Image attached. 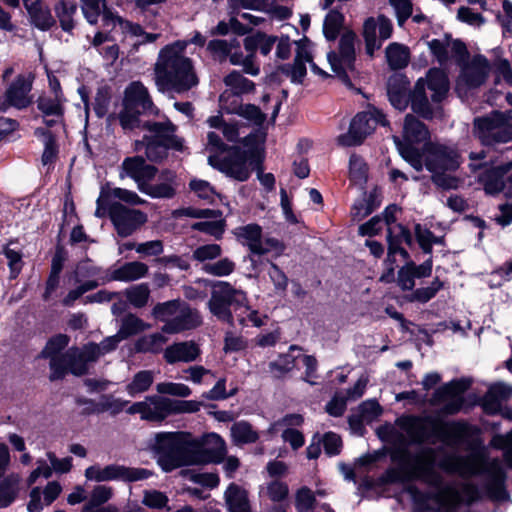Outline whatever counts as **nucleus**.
I'll list each match as a JSON object with an SVG mask.
<instances>
[{"mask_svg": "<svg viewBox=\"0 0 512 512\" xmlns=\"http://www.w3.org/2000/svg\"><path fill=\"white\" fill-rule=\"evenodd\" d=\"M28 10L33 19V22L38 28L46 30L54 23L53 17L51 16L49 10L42 4H32L28 7Z\"/></svg>", "mask_w": 512, "mask_h": 512, "instance_id": "53", "label": "nucleus"}, {"mask_svg": "<svg viewBox=\"0 0 512 512\" xmlns=\"http://www.w3.org/2000/svg\"><path fill=\"white\" fill-rule=\"evenodd\" d=\"M245 300V293L234 289L227 282H218L212 291L208 302L210 312L221 321L231 322L230 305H237L238 301Z\"/></svg>", "mask_w": 512, "mask_h": 512, "instance_id": "16", "label": "nucleus"}, {"mask_svg": "<svg viewBox=\"0 0 512 512\" xmlns=\"http://www.w3.org/2000/svg\"><path fill=\"white\" fill-rule=\"evenodd\" d=\"M377 124L386 125L385 117L379 110L372 108L358 113L352 119L349 131L338 137V142L343 146L358 145L374 131Z\"/></svg>", "mask_w": 512, "mask_h": 512, "instance_id": "14", "label": "nucleus"}, {"mask_svg": "<svg viewBox=\"0 0 512 512\" xmlns=\"http://www.w3.org/2000/svg\"><path fill=\"white\" fill-rule=\"evenodd\" d=\"M114 495L112 487L107 485H96L90 492L82 512H119L116 506L106 504Z\"/></svg>", "mask_w": 512, "mask_h": 512, "instance_id": "27", "label": "nucleus"}, {"mask_svg": "<svg viewBox=\"0 0 512 512\" xmlns=\"http://www.w3.org/2000/svg\"><path fill=\"white\" fill-rule=\"evenodd\" d=\"M355 39V33L351 31L344 33L339 43V55L333 52L327 55L332 71L340 77L345 76L347 71L354 68Z\"/></svg>", "mask_w": 512, "mask_h": 512, "instance_id": "19", "label": "nucleus"}, {"mask_svg": "<svg viewBox=\"0 0 512 512\" xmlns=\"http://www.w3.org/2000/svg\"><path fill=\"white\" fill-rule=\"evenodd\" d=\"M240 42L237 39L231 40H211L208 43L207 49L220 60L227 58L230 50H239Z\"/></svg>", "mask_w": 512, "mask_h": 512, "instance_id": "52", "label": "nucleus"}, {"mask_svg": "<svg viewBox=\"0 0 512 512\" xmlns=\"http://www.w3.org/2000/svg\"><path fill=\"white\" fill-rule=\"evenodd\" d=\"M106 21H112L113 28L119 27L122 33L138 38L137 44L153 43L161 36L159 33H147L140 25L124 20L121 17H112L108 14Z\"/></svg>", "mask_w": 512, "mask_h": 512, "instance_id": "30", "label": "nucleus"}, {"mask_svg": "<svg viewBox=\"0 0 512 512\" xmlns=\"http://www.w3.org/2000/svg\"><path fill=\"white\" fill-rule=\"evenodd\" d=\"M199 355L200 349L192 341L173 344L164 351V358L170 364L176 362H192L196 360Z\"/></svg>", "mask_w": 512, "mask_h": 512, "instance_id": "29", "label": "nucleus"}, {"mask_svg": "<svg viewBox=\"0 0 512 512\" xmlns=\"http://www.w3.org/2000/svg\"><path fill=\"white\" fill-rule=\"evenodd\" d=\"M129 404V401L122 398H115L111 395H106L101 398V401L96 406L97 412H110L118 414L123 411Z\"/></svg>", "mask_w": 512, "mask_h": 512, "instance_id": "58", "label": "nucleus"}, {"mask_svg": "<svg viewBox=\"0 0 512 512\" xmlns=\"http://www.w3.org/2000/svg\"><path fill=\"white\" fill-rule=\"evenodd\" d=\"M415 235L424 252L430 253L434 243H441V238L435 237L430 230L420 224L415 226Z\"/></svg>", "mask_w": 512, "mask_h": 512, "instance_id": "62", "label": "nucleus"}, {"mask_svg": "<svg viewBox=\"0 0 512 512\" xmlns=\"http://www.w3.org/2000/svg\"><path fill=\"white\" fill-rule=\"evenodd\" d=\"M234 311L238 322L243 326L252 325L254 327H261L265 324L267 319V316L260 315L257 310L248 306L246 299L238 301Z\"/></svg>", "mask_w": 512, "mask_h": 512, "instance_id": "39", "label": "nucleus"}, {"mask_svg": "<svg viewBox=\"0 0 512 512\" xmlns=\"http://www.w3.org/2000/svg\"><path fill=\"white\" fill-rule=\"evenodd\" d=\"M436 185L444 189L458 187L459 180L451 175L459 167L457 153L439 144H428L421 155Z\"/></svg>", "mask_w": 512, "mask_h": 512, "instance_id": "8", "label": "nucleus"}, {"mask_svg": "<svg viewBox=\"0 0 512 512\" xmlns=\"http://www.w3.org/2000/svg\"><path fill=\"white\" fill-rule=\"evenodd\" d=\"M81 1V9L85 19L90 24H96L100 15H102L103 25L111 30L113 28L112 21H106V16L111 15L112 17H119L118 15L113 14L106 7L105 0H80Z\"/></svg>", "mask_w": 512, "mask_h": 512, "instance_id": "31", "label": "nucleus"}, {"mask_svg": "<svg viewBox=\"0 0 512 512\" xmlns=\"http://www.w3.org/2000/svg\"><path fill=\"white\" fill-rule=\"evenodd\" d=\"M314 493L307 487H302L295 494V507L299 512H308L313 508Z\"/></svg>", "mask_w": 512, "mask_h": 512, "instance_id": "63", "label": "nucleus"}, {"mask_svg": "<svg viewBox=\"0 0 512 512\" xmlns=\"http://www.w3.org/2000/svg\"><path fill=\"white\" fill-rule=\"evenodd\" d=\"M31 80L23 75L17 76L14 82L0 96V111H6L10 107L23 109L31 103Z\"/></svg>", "mask_w": 512, "mask_h": 512, "instance_id": "21", "label": "nucleus"}, {"mask_svg": "<svg viewBox=\"0 0 512 512\" xmlns=\"http://www.w3.org/2000/svg\"><path fill=\"white\" fill-rule=\"evenodd\" d=\"M210 128L220 131L227 141H236L241 134L243 126H239L236 122H227L222 116H211L207 119Z\"/></svg>", "mask_w": 512, "mask_h": 512, "instance_id": "40", "label": "nucleus"}, {"mask_svg": "<svg viewBox=\"0 0 512 512\" xmlns=\"http://www.w3.org/2000/svg\"><path fill=\"white\" fill-rule=\"evenodd\" d=\"M231 439L236 445L255 443L259 433L247 421H238L231 426Z\"/></svg>", "mask_w": 512, "mask_h": 512, "instance_id": "41", "label": "nucleus"}, {"mask_svg": "<svg viewBox=\"0 0 512 512\" xmlns=\"http://www.w3.org/2000/svg\"><path fill=\"white\" fill-rule=\"evenodd\" d=\"M166 341L167 338L160 333L147 335L137 340L135 350L137 352H158Z\"/></svg>", "mask_w": 512, "mask_h": 512, "instance_id": "50", "label": "nucleus"}, {"mask_svg": "<svg viewBox=\"0 0 512 512\" xmlns=\"http://www.w3.org/2000/svg\"><path fill=\"white\" fill-rule=\"evenodd\" d=\"M20 476L18 474H10L6 476L0 483V507L9 506L18 493V485Z\"/></svg>", "mask_w": 512, "mask_h": 512, "instance_id": "43", "label": "nucleus"}, {"mask_svg": "<svg viewBox=\"0 0 512 512\" xmlns=\"http://www.w3.org/2000/svg\"><path fill=\"white\" fill-rule=\"evenodd\" d=\"M227 57H229V61L232 65L242 66L245 73L250 74L252 76H256L259 74V68L251 60V56L244 55L241 52V47L239 48V50H230Z\"/></svg>", "mask_w": 512, "mask_h": 512, "instance_id": "56", "label": "nucleus"}, {"mask_svg": "<svg viewBox=\"0 0 512 512\" xmlns=\"http://www.w3.org/2000/svg\"><path fill=\"white\" fill-rule=\"evenodd\" d=\"M147 272L148 266L145 263L133 261L115 269L111 279L125 282L135 281L144 277Z\"/></svg>", "mask_w": 512, "mask_h": 512, "instance_id": "37", "label": "nucleus"}, {"mask_svg": "<svg viewBox=\"0 0 512 512\" xmlns=\"http://www.w3.org/2000/svg\"><path fill=\"white\" fill-rule=\"evenodd\" d=\"M426 87L432 92V101L440 102L449 90L446 74L438 69H430L426 79L420 78L415 84L411 95L412 110L425 118H429L432 115V110L426 95Z\"/></svg>", "mask_w": 512, "mask_h": 512, "instance_id": "10", "label": "nucleus"}, {"mask_svg": "<svg viewBox=\"0 0 512 512\" xmlns=\"http://www.w3.org/2000/svg\"><path fill=\"white\" fill-rule=\"evenodd\" d=\"M388 260L394 257L395 254L399 253L404 258L407 257V252L400 247L402 243L408 245L412 242V236L410 232L401 224H394L388 227Z\"/></svg>", "mask_w": 512, "mask_h": 512, "instance_id": "32", "label": "nucleus"}, {"mask_svg": "<svg viewBox=\"0 0 512 512\" xmlns=\"http://www.w3.org/2000/svg\"><path fill=\"white\" fill-rule=\"evenodd\" d=\"M300 349L296 345H292L289 348V351L285 354L280 355L275 361H272L269 364V368L271 373L275 377H281L282 375L290 372L295 367L296 360L300 357L295 356L293 354L294 351H299Z\"/></svg>", "mask_w": 512, "mask_h": 512, "instance_id": "42", "label": "nucleus"}, {"mask_svg": "<svg viewBox=\"0 0 512 512\" xmlns=\"http://www.w3.org/2000/svg\"><path fill=\"white\" fill-rule=\"evenodd\" d=\"M212 446V452L223 456L226 451L225 441L216 433L208 434L202 444L185 432H160L150 440L149 447L155 452L157 462L165 472L178 467L205 461L204 451Z\"/></svg>", "mask_w": 512, "mask_h": 512, "instance_id": "2", "label": "nucleus"}, {"mask_svg": "<svg viewBox=\"0 0 512 512\" xmlns=\"http://www.w3.org/2000/svg\"><path fill=\"white\" fill-rule=\"evenodd\" d=\"M428 138L426 127L412 115H407L403 127V141L394 136L393 140L402 158L407 161L415 170L423 168L422 156L413 146Z\"/></svg>", "mask_w": 512, "mask_h": 512, "instance_id": "12", "label": "nucleus"}, {"mask_svg": "<svg viewBox=\"0 0 512 512\" xmlns=\"http://www.w3.org/2000/svg\"><path fill=\"white\" fill-rule=\"evenodd\" d=\"M201 323V318L196 310L191 309L185 303L180 306L177 315L162 328L166 333H178L183 330L192 329Z\"/></svg>", "mask_w": 512, "mask_h": 512, "instance_id": "28", "label": "nucleus"}, {"mask_svg": "<svg viewBox=\"0 0 512 512\" xmlns=\"http://www.w3.org/2000/svg\"><path fill=\"white\" fill-rule=\"evenodd\" d=\"M157 169L154 166L145 163L142 157L134 156L126 158L121 165L119 173L120 178L129 177L133 179L141 192L147 181H153L156 178Z\"/></svg>", "mask_w": 512, "mask_h": 512, "instance_id": "23", "label": "nucleus"}, {"mask_svg": "<svg viewBox=\"0 0 512 512\" xmlns=\"http://www.w3.org/2000/svg\"><path fill=\"white\" fill-rule=\"evenodd\" d=\"M226 85L225 91H231L234 94H244L250 92L254 88L253 82L246 79L240 72L232 71L224 78Z\"/></svg>", "mask_w": 512, "mask_h": 512, "instance_id": "46", "label": "nucleus"}, {"mask_svg": "<svg viewBox=\"0 0 512 512\" xmlns=\"http://www.w3.org/2000/svg\"><path fill=\"white\" fill-rule=\"evenodd\" d=\"M229 512H251L247 491L236 484H230L225 492Z\"/></svg>", "mask_w": 512, "mask_h": 512, "instance_id": "36", "label": "nucleus"}, {"mask_svg": "<svg viewBox=\"0 0 512 512\" xmlns=\"http://www.w3.org/2000/svg\"><path fill=\"white\" fill-rule=\"evenodd\" d=\"M243 148H233L227 157L220 159L217 155H209L208 163L237 181H246L255 166L258 165L261 144L257 135L249 134L243 138Z\"/></svg>", "mask_w": 512, "mask_h": 512, "instance_id": "6", "label": "nucleus"}, {"mask_svg": "<svg viewBox=\"0 0 512 512\" xmlns=\"http://www.w3.org/2000/svg\"><path fill=\"white\" fill-rule=\"evenodd\" d=\"M151 473L142 468H131L119 464H109L102 466L95 464L87 467L84 476L88 481L108 482V481H126L134 482L147 479Z\"/></svg>", "mask_w": 512, "mask_h": 512, "instance_id": "13", "label": "nucleus"}, {"mask_svg": "<svg viewBox=\"0 0 512 512\" xmlns=\"http://www.w3.org/2000/svg\"><path fill=\"white\" fill-rule=\"evenodd\" d=\"M185 215L191 217H215L217 218L215 221L208 222H199L193 225V228L203 231L205 233L218 236L223 232V221L220 219L221 214L218 211L214 210H195V209H186L184 212Z\"/></svg>", "mask_w": 512, "mask_h": 512, "instance_id": "33", "label": "nucleus"}, {"mask_svg": "<svg viewBox=\"0 0 512 512\" xmlns=\"http://www.w3.org/2000/svg\"><path fill=\"white\" fill-rule=\"evenodd\" d=\"M288 484L280 479H273L261 487L260 493H264L272 502L280 503L289 497Z\"/></svg>", "mask_w": 512, "mask_h": 512, "instance_id": "45", "label": "nucleus"}, {"mask_svg": "<svg viewBox=\"0 0 512 512\" xmlns=\"http://www.w3.org/2000/svg\"><path fill=\"white\" fill-rule=\"evenodd\" d=\"M142 420L161 422L169 416L168 398L150 396L144 399Z\"/></svg>", "mask_w": 512, "mask_h": 512, "instance_id": "34", "label": "nucleus"}, {"mask_svg": "<svg viewBox=\"0 0 512 512\" xmlns=\"http://www.w3.org/2000/svg\"><path fill=\"white\" fill-rule=\"evenodd\" d=\"M386 58L391 69H402L409 62V50L401 44L391 43L386 48Z\"/></svg>", "mask_w": 512, "mask_h": 512, "instance_id": "44", "label": "nucleus"}, {"mask_svg": "<svg viewBox=\"0 0 512 512\" xmlns=\"http://www.w3.org/2000/svg\"><path fill=\"white\" fill-rule=\"evenodd\" d=\"M149 294L150 291L146 284L135 285L125 291L128 301L137 308H141L146 305Z\"/></svg>", "mask_w": 512, "mask_h": 512, "instance_id": "57", "label": "nucleus"}, {"mask_svg": "<svg viewBox=\"0 0 512 512\" xmlns=\"http://www.w3.org/2000/svg\"><path fill=\"white\" fill-rule=\"evenodd\" d=\"M367 165L357 155H352L349 160V176L350 180L355 185H362L367 180Z\"/></svg>", "mask_w": 512, "mask_h": 512, "instance_id": "51", "label": "nucleus"}, {"mask_svg": "<svg viewBox=\"0 0 512 512\" xmlns=\"http://www.w3.org/2000/svg\"><path fill=\"white\" fill-rule=\"evenodd\" d=\"M187 45V41H176L159 51L155 63L159 91L183 93L198 84L192 61L184 55Z\"/></svg>", "mask_w": 512, "mask_h": 512, "instance_id": "3", "label": "nucleus"}, {"mask_svg": "<svg viewBox=\"0 0 512 512\" xmlns=\"http://www.w3.org/2000/svg\"><path fill=\"white\" fill-rule=\"evenodd\" d=\"M344 17L337 10H331L325 17L323 24V33L328 40H334L342 25Z\"/></svg>", "mask_w": 512, "mask_h": 512, "instance_id": "49", "label": "nucleus"}, {"mask_svg": "<svg viewBox=\"0 0 512 512\" xmlns=\"http://www.w3.org/2000/svg\"><path fill=\"white\" fill-rule=\"evenodd\" d=\"M491 445L504 451L505 460L512 467V432L505 436L495 435L491 440Z\"/></svg>", "mask_w": 512, "mask_h": 512, "instance_id": "64", "label": "nucleus"}, {"mask_svg": "<svg viewBox=\"0 0 512 512\" xmlns=\"http://www.w3.org/2000/svg\"><path fill=\"white\" fill-rule=\"evenodd\" d=\"M489 73V64L482 56L475 57L470 64L466 65L457 80L456 90L459 94L476 88L484 83Z\"/></svg>", "mask_w": 512, "mask_h": 512, "instance_id": "22", "label": "nucleus"}, {"mask_svg": "<svg viewBox=\"0 0 512 512\" xmlns=\"http://www.w3.org/2000/svg\"><path fill=\"white\" fill-rule=\"evenodd\" d=\"M438 466L447 473L458 474L464 477L485 473L490 496L499 502L509 499L504 489V470L497 459L490 460L479 454H472L468 457L450 455L442 459Z\"/></svg>", "mask_w": 512, "mask_h": 512, "instance_id": "5", "label": "nucleus"}, {"mask_svg": "<svg viewBox=\"0 0 512 512\" xmlns=\"http://www.w3.org/2000/svg\"><path fill=\"white\" fill-rule=\"evenodd\" d=\"M297 49H296V56L295 61L303 62V63H309L311 70L319 75H326V73L319 69L312 61L313 55H312V43L307 39L303 38L300 41L296 43Z\"/></svg>", "mask_w": 512, "mask_h": 512, "instance_id": "48", "label": "nucleus"}, {"mask_svg": "<svg viewBox=\"0 0 512 512\" xmlns=\"http://www.w3.org/2000/svg\"><path fill=\"white\" fill-rule=\"evenodd\" d=\"M393 26L391 20L384 15L369 17L363 23V37L366 42V50L369 55L380 49L383 41L392 35Z\"/></svg>", "mask_w": 512, "mask_h": 512, "instance_id": "18", "label": "nucleus"}, {"mask_svg": "<svg viewBox=\"0 0 512 512\" xmlns=\"http://www.w3.org/2000/svg\"><path fill=\"white\" fill-rule=\"evenodd\" d=\"M145 134L142 140L135 141L134 150H145L146 157L150 161H159L166 156L168 147L178 150L183 148L182 140L174 137V126L166 122H146L142 126Z\"/></svg>", "mask_w": 512, "mask_h": 512, "instance_id": "7", "label": "nucleus"}, {"mask_svg": "<svg viewBox=\"0 0 512 512\" xmlns=\"http://www.w3.org/2000/svg\"><path fill=\"white\" fill-rule=\"evenodd\" d=\"M202 269L207 274L224 277L230 275L234 271L235 263L229 258H222L216 262L205 263Z\"/></svg>", "mask_w": 512, "mask_h": 512, "instance_id": "54", "label": "nucleus"}, {"mask_svg": "<svg viewBox=\"0 0 512 512\" xmlns=\"http://www.w3.org/2000/svg\"><path fill=\"white\" fill-rule=\"evenodd\" d=\"M177 176L173 171L164 170L158 177L157 182L147 181L141 193L151 198H172L176 194Z\"/></svg>", "mask_w": 512, "mask_h": 512, "instance_id": "25", "label": "nucleus"}, {"mask_svg": "<svg viewBox=\"0 0 512 512\" xmlns=\"http://www.w3.org/2000/svg\"><path fill=\"white\" fill-rule=\"evenodd\" d=\"M220 108L229 114H237L255 125H261L265 120V114L252 104L243 105L240 95L231 91H224L220 95Z\"/></svg>", "mask_w": 512, "mask_h": 512, "instance_id": "20", "label": "nucleus"}, {"mask_svg": "<svg viewBox=\"0 0 512 512\" xmlns=\"http://www.w3.org/2000/svg\"><path fill=\"white\" fill-rule=\"evenodd\" d=\"M235 236L249 250L258 255L275 252L277 255L284 250L283 244L272 237H262V229L257 224H248L235 229Z\"/></svg>", "mask_w": 512, "mask_h": 512, "instance_id": "15", "label": "nucleus"}, {"mask_svg": "<svg viewBox=\"0 0 512 512\" xmlns=\"http://www.w3.org/2000/svg\"><path fill=\"white\" fill-rule=\"evenodd\" d=\"M124 105L136 109L137 112L154 113L156 111L147 88L138 81L132 82L125 89Z\"/></svg>", "mask_w": 512, "mask_h": 512, "instance_id": "26", "label": "nucleus"}, {"mask_svg": "<svg viewBox=\"0 0 512 512\" xmlns=\"http://www.w3.org/2000/svg\"><path fill=\"white\" fill-rule=\"evenodd\" d=\"M123 339L117 333L113 336H109L105 338L100 344L90 343L83 347L81 353L83 355V359L85 360V364L88 362L95 361L100 356L105 355L112 350H114L118 343Z\"/></svg>", "mask_w": 512, "mask_h": 512, "instance_id": "35", "label": "nucleus"}, {"mask_svg": "<svg viewBox=\"0 0 512 512\" xmlns=\"http://www.w3.org/2000/svg\"><path fill=\"white\" fill-rule=\"evenodd\" d=\"M63 95L43 96L38 100V108L46 115L62 114Z\"/></svg>", "mask_w": 512, "mask_h": 512, "instance_id": "55", "label": "nucleus"}, {"mask_svg": "<svg viewBox=\"0 0 512 512\" xmlns=\"http://www.w3.org/2000/svg\"><path fill=\"white\" fill-rule=\"evenodd\" d=\"M181 305L182 303L178 301L161 303L154 307L152 313L155 318L168 323V321H170L177 315V312Z\"/></svg>", "mask_w": 512, "mask_h": 512, "instance_id": "60", "label": "nucleus"}, {"mask_svg": "<svg viewBox=\"0 0 512 512\" xmlns=\"http://www.w3.org/2000/svg\"><path fill=\"white\" fill-rule=\"evenodd\" d=\"M445 424L440 420L427 417H402L395 425H384L378 429L383 441L404 447L408 441L419 442L430 437H441ZM392 459L399 461L400 468L386 473V482H403L420 479L433 489L431 495L421 493L409 486L407 494L420 512H457L462 504L471 503L476 497V490L470 485L445 484L442 476L435 470L436 455L433 449H423L414 456L398 449L392 453Z\"/></svg>", "mask_w": 512, "mask_h": 512, "instance_id": "1", "label": "nucleus"}, {"mask_svg": "<svg viewBox=\"0 0 512 512\" xmlns=\"http://www.w3.org/2000/svg\"><path fill=\"white\" fill-rule=\"evenodd\" d=\"M469 384L466 380H454L446 383L435 391L431 399L432 404L441 406V410L445 414L457 413L463 405V393Z\"/></svg>", "mask_w": 512, "mask_h": 512, "instance_id": "17", "label": "nucleus"}, {"mask_svg": "<svg viewBox=\"0 0 512 512\" xmlns=\"http://www.w3.org/2000/svg\"><path fill=\"white\" fill-rule=\"evenodd\" d=\"M169 415L179 413H195L200 410L201 403L195 400H172L168 398Z\"/></svg>", "mask_w": 512, "mask_h": 512, "instance_id": "61", "label": "nucleus"}, {"mask_svg": "<svg viewBox=\"0 0 512 512\" xmlns=\"http://www.w3.org/2000/svg\"><path fill=\"white\" fill-rule=\"evenodd\" d=\"M156 391L160 394H167L177 397H188L192 390L184 383L161 382L156 385Z\"/></svg>", "mask_w": 512, "mask_h": 512, "instance_id": "59", "label": "nucleus"}, {"mask_svg": "<svg viewBox=\"0 0 512 512\" xmlns=\"http://www.w3.org/2000/svg\"><path fill=\"white\" fill-rule=\"evenodd\" d=\"M154 382V372L141 370L133 375L130 382L125 386V391L130 397H136L147 392Z\"/></svg>", "mask_w": 512, "mask_h": 512, "instance_id": "38", "label": "nucleus"}, {"mask_svg": "<svg viewBox=\"0 0 512 512\" xmlns=\"http://www.w3.org/2000/svg\"><path fill=\"white\" fill-rule=\"evenodd\" d=\"M149 328V324L143 322L135 315L129 314L123 318L118 334L124 340L129 336L135 335Z\"/></svg>", "mask_w": 512, "mask_h": 512, "instance_id": "47", "label": "nucleus"}, {"mask_svg": "<svg viewBox=\"0 0 512 512\" xmlns=\"http://www.w3.org/2000/svg\"><path fill=\"white\" fill-rule=\"evenodd\" d=\"M69 339L66 335L53 337L42 351V356L50 359L53 379L62 377L65 373L71 372L74 375H82L86 372V364L81 350L71 348L64 354L61 351L67 347Z\"/></svg>", "mask_w": 512, "mask_h": 512, "instance_id": "9", "label": "nucleus"}, {"mask_svg": "<svg viewBox=\"0 0 512 512\" xmlns=\"http://www.w3.org/2000/svg\"><path fill=\"white\" fill-rule=\"evenodd\" d=\"M113 199H118L130 205H143L147 201L134 191L118 187L112 188L109 185L102 186L96 201L95 216L103 218L109 215L120 236L131 235L147 221V216L140 210L128 209L118 202H112Z\"/></svg>", "mask_w": 512, "mask_h": 512, "instance_id": "4", "label": "nucleus"}, {"mask_svg": "<svg viewBox=\"0 0 512 512\" xmlns=\"http://www.w3.org/2000/svg\"><path fill=\"white\" fill-rule=\"evenodd\" d=\"M474 134L482 144L490 146L512 140V111L491 114L474 120Z\"/></svg>", "mask_w": 512, "mask_h": 512, "instance_id": "11", "label": "nucleus"}, {"mask_svg": "<svg viewBox=\"0 0 512 512\" xmlns=\"http://www.w3.org/2000/svg\"><path fill=\"white\" fill-rule=\"evenodd\" d=\"M511 170L512 160L488 172L482 179L486 193L493 195L503 192L505 196L512 197V174L509 175L507 182L503 180L504 175Z\"/></svg>", "mask_w": 512, "mask_h": 512, "instance_id": "24", "label": "nucleus"}]
</instances>
